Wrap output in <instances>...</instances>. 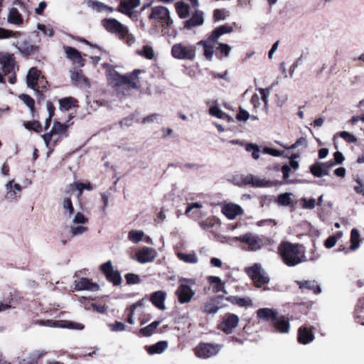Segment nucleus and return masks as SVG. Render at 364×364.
I'll use <instances>...</instances> for the list:
<instances>
[{
  "label": "nucleus",
  "mask_w": 364,
  "mask_h": 364,
  "mask_svg": "<svg viewBox=\"0 0 364 364\" xmlns=\"http://www.w3.org/2000/svg\"><path fill=\"white\" fill-rule=\"evenodd\" d=\"M127 283L129 284H135L141 282L139 277L134 274H127L125 275Z\"/></svg>",
  "instance_id": "69168bd1"
},
{
  "label": "nucleus",
  "mask_w": 364,
  "mask_h": 364,
  "mask_svg": "<svg viewBox=\"0 0 364 364\" xmlns=\"http://www.w3.org/2000/svg\"><path fill=\"white\" fill-rule=\"evenodd\" d=\"M314 336L307 327L301 326L298 330V341L301 344H308L312 342Z\"/></svg>",
  "instance_id": "a878e982"
},
{
  "label": "nucleus",
  "mask_w": 364,
  "mask_h": 364,
  "mask_svg": "<svg viewBox=\"0 0 364 364\" xmlns=\"http://www.w3.org/2000/svg\"><path fill=\"white\" fill-rule=\"evenodd\" d=\"M192 16L183 23V28L191 29L193 27L201 26L204 23L203 12L198 9H193Z\"/></svg>",
  "instance_id": "a211bd4d"
},
{
  "label": "nucleus",
  "mask_w": 364,
  "mask_h": 364,
  "mask_svg": "<svg viewBox=\"0 0 364 364\" xmlns=\"http://www.w3.org/2000/svg\"><path fill=\"white\" fill-rule=\"evenodd\" d=\"M171 54L173 58L177 59L182 58V45L181 43L175 44L171 49Z\"/></svg>",
  "instance_id": "13d9d810"
},
{
  "label": "nucleus",
  "mask_w": 364,
  "mask_h": 364,
  "mask_svg": "<svg viewBox=\"0 0 364 364\" xmlns=\"http://www.w3.org/2000/svg\"><path fill=\"white\" fill-rule=\"evenodd\" d=\"M360 234L357 229L353 228L350 233L351 245L350 249L353 251L357 250L360 247Z\"/></svg>",
  "instance_id": "4c0bfd02"
},
{
  "label": "nucleus",
  "mask_w": 364,
  "mask_h": 364,
  "mask_svg": "<svg viewBox=\"0 0 364 364\" xmlns=\"http://www.w3.org/2000/svg\"><path fill=\"white\" fill-rule=\"evenodd\" d=\"M226 300L240 306H246L251 303V300L248 298H241L233 296L227 297Z\"/></svg>",
  "instance_id": "79ce46f5"
},
{
  "label": "nucleus",
  "mask_w": 364,
  "mask_h": 364,
  "mask_svg": "<svg viewBox=\"0 0 364 364\" xmlns=\"http://www.w3.org/2000/svg\"><path fill=\"white\" fill-rule=\"evenodd\" d=\"M291 193H281L278 196L277 202L279 205L288 206L291 203Z\"/></svg>",
  "instance_id": "a18cd8bd"
},
{
  "label": "nucleus",
  "mask_w": 364,
  "mask_h": 364,
  "mask_svg": "<svg viewBox=\"0 0 364 364\" xmlns=\"http://www.w3.org/2000/svg\"><path fill=\"white\" fill-rule=\"evenodd\" d=\"M166 298V292L163 291H157L154 292L150 296V301L158 309L164 311L166 309L165 300Z\"/></svg>",
  "instance_id": "4be33fe9"
},
{
  "label": "nucleus",
  "mask_w": 364,
  "mask_h": 364,
  "mask_svg": "<svg viewBox=\"0 0 364 364\" xmlns=\"http://www.w3.org/2000/svg\"><path fill=\"white\" fill-rule=\"evenodd\" d=\"M41 82V80L39 79V72L35 68H32L28 70L27 75V85L28 87L33 89L36 91V95L39 97V99H44V95L42 94L41 91L37 89L38 82Z\"/></svg>",
  "instance_id": "f8f14e48"
},
{
  "label": "nucleus",
  "mask_w": 364,
  "mask_h": 364,
  "mask_svg": "<svg viewBox=\"0 0 364 364\" xmlns=\"http://www.w3.org/2000/svg\"><path fill=\"white\" fill-rule=\"evenodd\" d=\"M300 202L303 209L312 210L316 206V200L314 198L307 199L306 198H301Z\"/></svg>",
  "instance_id": "8fccbe9b"
},
{
  "label": "nucleus",
  "mask_w": 364,
  "mask_h": 364,
  "mask_svg": "<svg viewBox=\"0 0 364 364\" xmlns=\"http://www.w3.org/2000/svg\"><path fill=\"white\" fill-rule=\"evenodd\" d=\"M6 198L8 200H13L16 199L20 196L22 188L19 184L15 183L14 180H11L8 183H6Z\"/></svg>",
  "instance_id": "412c9836"
},
{
  "label": "nucleus",
  "mask_w": 364,
  "mask_h": 364,
  "mask_svg": "<svg viewBox=\"0 0 364 364\" xmlns=\"http://www.w3.org/2000/svg\"><path fill=\"white\" fill-rule=\"evenodd\" d=\"M194 284L193 279H186L183 278V303H188L191 301L193 296L196 294V290L188 284Z\"/></svg>",
  "instance_id": "c85d7f7f"
},
{
  "label": "nucleus",
  "mask_w": 364,
  "mask_h": 364,
  "mask_svg": "<svg viewBox=\"0 0 364 364\" xmlns=\"http://www.w3.org/2000/svg\"><path fill=\"white\" fill-rule=\"evenodd\" d=\"M233 28L228 25H222L215 28L208 38L209 42L215 43L218 39L223 34L232 33Z\"/></svg>",
  "instance_id": "393cba45"
},
{
  "label": "nucleus",
  "mask_w": 364,
  "mask_h": 364,
  "mask_svg": "<svg viewBox=\"0 0 364 364\" xmlns=\"http://www.w3.org/2000/svg\"><path fill=\"white\" fill-rule=\"evenodd\" d=\"M69 223V231L72 237L80 236L87 231L86 225L88 220L80 212H77L73 218Z\"/></svg>",
  "instance_id": "423d86ee"
},
{
  "label": "nucleus",
  "mask_w": 364,
  "mask_h": 364,
  "mask_svg": "<svg viewBox=\"0 0 364 364\" xmlns=\"http://www.w3.org/2000/svg\"><path fill=\"white\" fill-rule=\"evenodd\" d=\"M198 44L203 46L204 55L205 56V58L208 60H211L213 58V53H214L213 45H211L208 41H200L198 43Z\"/></svg>",
  "instance_id": "a19ab883"
},
{
  "label": "nucleus",
  "mask_w": 364,
  "mask_h": 364,
  "mask_svg": "<svg viewBox=\"0 0 364 364\" xmlns=\"http://www.w3.org/2000/svg\"><path fill=\"white\" fill-rule=\"evenodd\" d=\"M87 4L92 8L93 9H96L99 12H102L104 11H108L109 12L113 11V9L105 5V4L94 0H86Z\"/></svg>",
  "instance_id": "c9c22d12"
},
{
  "label": "nucleus",
  "mask_w": 364,
  "mask_h": 364,
  "mask_svg": "<svg viewBox=\"0 0 364 364\" xmlns=\"http://www.w3.org/2000/svg\"><path fill=\"white\" fill-rule=\"evenodd\" d=\"M62 208L63 210L65 211V214H67V217L68 218H71L72 215L74 213V208L72 201L69 198H65L63 200Z\"/></svg>",
  "instance_id": "58836bf2"
},
{
  "label": "nucleus",
  "mask_w": 364,
  "mask_h": 364,
  "mask_svg": "<svg viewBox=\"0 0 364 364\" xmlns=\"http://www.w3.org/2000/svg\"><path fill=\"white\" fill-rule=\"evenodd\" d=\"M162 117L158 114H152L146 117H144L141 122L143 124L154 123V122H161Z\"/></svg>",
  "instance_id": "5fc2aeb1"
},
{
  "label": "nucleus",
  "mask_w": 364,
  "mask_h": 364,
  "mask_svg": "<svg viewBox=\"0 0 364 364\" xmlns=\"http://www.w3.org/2000/svg\"><path fill=\"white\" fill-rule=\"evenodd\" d=\"M301 289H309L313 291L315 294H318L321 292L320 286L315 280L296 281Z\"/></svg>",
  "instance_id": "c756f323"
},
{
  "label": "nucleus",
  "mask_w": 364,
  "mask_h": 364,
  "mask_svg": "<svg viewBox=\"0 0 364 364\" xmlns=\"http://www.w3.org/2000/svg\"><path fill=\"white\" fill-rule=\"evenodd\" d=\"M101 270L105 274L107 279L114 285H118L121 283V276L117 272L114 270L111 261L102 264L101 265Z\"/></svg>",
  "instance_id": "4468645a"
},
{
  "label": "nucleus",
  "mask_w": 364,
  "mask_h": 364,
  "mask_svg": "<svg viewBox=\"0 0 364 364\" xmlns=\"http://www.w3.org/2000/svg\"><path fill=\"white\" fill-rule=\"evenodd\" d=\"M239 323V318L234 314H226L220 324V329L226 333H231Z\"/></svg>",
  "instance_id": "9d476101"
},
{
  "label": "nucleus",
  "mask_w": 364,
  "mask_h": 364,
  "mask_svg": "<svg viewBox=\"0 0 364 364\" xmlns=\"http://www.w3.org/2000/svg\"><path fill=\"white\" fill-rule=\"evenodd\" d=\"M68 126L64 124H61L59 122H54L53 125L50 131L43 135L42 138L44 141L46 146L50 149V144L53 141V137L55 136H67V129ZM53 151V149H49L48 154Z\"/></svg>",
  "instance_id": "0eeeda50"
},
{
  "label": "nucleus",
  "mask_w": 364,
  "mask_h": 364,
  "mask_svg": "<svg viewBox=\"0 0 364 364\" xmlns=\"http://www.w3.org/2000/svg\"><path fill=\"white\" fill-rule=\"evenodd\" d=\"M267 182L264 180L253 175L241 176L240 181L237 183L239 186L242 185H252L256 187H263L266 186Z\"/></svg>",
  "instance_id": "aec40b11"
},
{
  "label": "nucleus",
  "mask_w": 364,
  "mask_h": 364,
  "mask_svg": "<svg viewBox=\"0 0 364 364\" xmlns=\"http://www.w3.org/2000/svg\"><path fill=\"white\" fill-rule=\"evenodd\" d=\"M299 146L306 147L307 146V140L305 137L299 138L295 143H294L290 147V149H294Z\"/></svg>",
  "instance_id": "774afa93"
},
{
  "label": "nucleus",
  "mask_w": 364,
  "mask_h": 364,
  "mask_svg": "<svg viewBox=\"0 0 364 364\" xmlns=\"http://www.w3.org/2000/svg\"><path fill=\"white\" fill-rule=\"evenodd\" d=\"M70 78L73 82L76 85L83 84L85 86L89 85L87 78L82 74L80 70L70 71Z\"/></svg>",
  "instance_id": "72a5a7b5"
},
{
  "label": "nucleus",
  "mask_w": 364,
  "mask_h": 364,
  "mask_svg": "<svg viewBox=\"0 0 364 364\" xmlns=\"http://www.w3.org/2000/svg\"><path fill=\"white\" fill-rule=\"evenodd\" d=\"M141 73L140 70H135L129 75H122L116 70H109L108 74V80L113 86H121L128 85L132 88H136L138 83V75Z\"/></svg>",
  "instance_id": "7ed1b4c3"
},
{
  "label": "nucleus",
  "mask_w": 364,
  "mask_h": 364,
  "mask_svg": "<svg viewBox=\"0 0 364 364\" xmlns=\"http://www.w3.org/2000/svg\"><path fill=\"white\" fill-rule=\"evenodd\" d=\"M168 348V343L164 341H159L154 345L146 346L149 354H161Z\"/></svg>",
  "instance_id": "2f4dec72"
},
{
  "label": "nucleus",
  "mask_w": 364,
  "mask_h": 364,
  "mask_svg": "<svg viewBox=\"0 0 364 364\" xmlns=\"http://www.w3.org/2000/svg\"><path fill=\"white\" fill-rule=\"evenodd\" d=\"M0 64L1 70L4 75L10 73L15 65V59L13 54L7 53H0Z\"/></svg>",
  "instance_id": "dca6fc26"
},
{
  "label": "nucleus",
  "mask_w": 364,
  "mask_h": 364,
  "mask_svg": "<svg viewBox=\"0 0 364 364\" xmlns=\"http://www.w3.org/2000/svg\"><path fill=\"white\" fill-rule=\"evenodd\" d=\"M37 28L38 30L42 31V33L47 36L51 37L53 35V31L50 26H46L42 23H38L37 25Z\"/></svg>",
  "instance_id": "4d7b16f0"
},
{
  "label": "nucleus",
  "mask_w": 364,
  "mask_h": 364,
  "mask_svg": "<svg viewBox=\"0 0 364 364\" xmlns=\"http://www.w3.org/2000/svg\"><path fill=\"white\" fill-rule=\"evenodd\" d=\"M102 26L109 33L117 35L119 39L125 41L129 46L136 42L135 37L129 32L128 28L115 18H105L102 21Z\"/></svg>",
  "instance_id": "f03ea898"
},
{
  "label": "nucleus",
  "mask_w": 364,
  "mask_h": 364,
  "mask_svg": "<svg viewBox=\"0 0 364 364\" xmlns=\"http://www.w3.org/2000/svg\"><path fill=\"white\" fill-rule=\"evenodd\" d=\"M109 327L111 328L112 331H123L125 330V325L124 323L119 322V321H115L114 323L109 324Z\"/></svg>",
  "instance_id": "338daca9"
},
{
  "label": "nucleus",
  "mask_w": 364,
  "mask_h": 364,
  "mask_svg": "<svg viewBox=\"0 0 364 364\" xmlns=\"http://www.w3.org/2000/svg\"><path fill=\"white\" fill-rule=\"evenodd\" d=\"M323 162H316L310 167L311 173L315 177L321 178L323 176H328V173L323 171Z\"/></svg>",
  "instance_id": "e433bc0d"
},
{
  "label": "nucleus",
  "mask_w": 364,
  "mask_h": 364,
  "mask_svg": "<svg viewBox=\"0 0 364 364\" xmlns=\"http://www.w3.org/2000/svg\"><path fill=\"white\" fill-rule=\"evenodd\" d=\"M355 181L356 182V186H354L355 191L358 194L364 196V183H363V181L358 176L355 178Z\"/></svg>",
  "instance_id": "052dcab7"
},
{
  "label": "nucleus",
  "mask_w": 364,
  "mask_h": 364,
  "mask_svg": "<svg viewBox=\"0 0 364 364\" xmlns=\"http://www.w3.org/2000/svg\"><path fill=\"white\" fill-rule=\"evenodd\" d=\"M338 134L348 143H355L357 141V138L348 132L343 131L338 133Z\"/></svg>",
  "instance_id": "bf43d9fd"
},
{
  "label": "nucleus",
  "mask_w": 364,
  "mask_h": 364,
  "mask_svg": "<svg viewBox=\"0 0 364 364\" xmlns=\"http://www.w3.org/2000/svg\"><path fill=\"white\" fill-rule=\"evenodd\" d=\"M271 89H272V87H269L267 89H264V88L259 89V93L262 95V100L264 102V107L267 109H268V97L270 94Z\"/></svg>",
  "instance_id": "6e6d98bb"
},
{
  "label": "nucleus",
  "mask_w": 364,
  "mask_h": 364,
  "mask_svg": "<svg viewBox=\"0 0 364 364\" xmlns=\"http://www.w3.org/2000/svg\"><path fill=\"white\" fill-rule=\"evenodd\" d=\"M76 101L72 97H65L59 101L60 103V109L62 111L68 110L72 106H74V104Z\"/></svg>",
  "instance_id": "49530a36"
},
{
  "label": "nucleus",
  "mask_w": 364,
  "mask_h": 364,
  "mask_svg": "<svg viewBox=\"0 0 364 364\" xmlns=\"http://www.w3.org/2000/svg\"><path fill=\"white\" fill-rule=\"evenodd\" d=\"M144 235V232L142 230H131L129 232V240L134 243H137L141 240Z\"/></svg>",
  "instance_id": "de8ad7c7"
},
{
  "label": "nucleus",
  "mask_w": 364,
  "mask_h": 364,
  "mask_svg": "<svg viewBox=\"0 0 364 364\" xmlns=\"http://www.w3.org/2000/svg\"><path fill=\"white\" fill-rule=\"evenodd\" d=\"M215 220L213 218H208L206 220L201 221L199 223V225L201 228L203 230H208L210 228H213L215 225Z\"/></svg>",
  "instance_id": "680f3d73"
},
{
  "label": "nucleus",
  "mask_w": 364,
  "mask_h": 364,
  "mask_svg": "<svg viewBox=\"0 0 364 364\" xmlns=\"http://www.w3.org/2000/svg\"><path fill=\"white\" fill-rule=\"evenodd\" d=\"M184 214L189 218L199 220L205 215L202 203L198 202L188 203Z\"/></svg>",
  "instance_id": "ddd939ff"
},
{
  "label": "nucleus",
  "mask_w": 364,
  "mask_h": 364,
  "mask_svg": "<svg viewBox=\"0 0 364 364\" xmlns=\"http://www.w3.org/2000/svg\"><path fill=\"white\" fill-rule=\"evenodd\" d=\"M235 240L244 243L247 247H243L244 250L256 252L262 249L264 245V240L256 234L247 232L243 235L235 237Z\"/></svg>",
  "instance_id": "39448f33"
},
{
  "label": "nucleus",
  "mask_w": 364,
  "mask_h": 364,
  "mask_svg": "<svg viewBox=\"0 0 364 364\" xmlns=\"http://www.w3.org/2000/svg\"><path fill=\"white\" fill-rule=\"evenodd\" d=\"M140 4V0H124L121 2L119 11L127 14L129 16H132V10Z\"/></svg>",
  "instance_id": "cd10ccee"
},
{
  "label": "nucleus",
  "mask_w": 364,
  "mask_h": 364,
  "mask_svg": "<svg viewBox=\"0 0 364 364\" xmlns=\"http://www.w3.org/2000/svg\"><path fill=\"white\" fill-rule=\"evenodd\" d=\"M209 114L218 119H223L224 118L225 113L220 109L218 106H212L209 109Z\"/></svg>",
  "instance_id": "864d4df0"
},
{
  "label": "nucleus",
  "mask_w": 364,
  "mask_h": 364,
  "mask_svg": "<svg viewBox=\"0 0 364 364\" xmlns=\"http://www.w3.org/2000/svg\"><path fill=\"white\" fill-rule=\"evenodd\" d=\"M7 21L9 23L14 25H21L23 23V18L21 14L16 8H11L9 10V15L7 16Z\"/></svg>",
  "instance_id": "473e14b6"
},
{
  "label": "nucleus",
  "mask_w": 364,
  "mask_h": 364,
  "mask_svg": "<svg viewBox=\"0 0 364 364\" xmlns=\"http://www.w3.org/2000/svg\"><path fill=\"white\" fill-rule=\"evenodd\" d=\"M161 323V321H155L148 325L147 326L142 328L139 330V334L142 336L149 337L153 335L159 325Z\"/></svg>",
  "instance_id": "f704fd0d"
},
{
  "label": "nucleus",
  "mask_w": 364,
  "mask_h": 364,
  "mask_svg": "<svg viewBox=\"0 0 364 364\" xmlns=\"http://www.w3.org/2000/svg\"><path fill=\"white\" fill-rule=\"evenodd\" d=\"M245 150L247 152H251L252 156L254 159H258L259 158V147L258 145L252 143H247L245 146Z\"/></svg>",
  "instance_id": "c03bdc74"
},
{
  "label": "nucleus",
  "mask_w": 364,
  "mask_h": 364,
  "mask_svg": "<svg viewBox=\"0 0 364 364\" xmlns=\"http://www.w3.org/2000/svg\"><path fill=\"white\" fill-rule=\"evenodd\" d=\"M63 48L68 58L80 67L84 65L85 60L78 50L70 46H64Z\"/></svg>",
  "instance_id": "b1692460"
},
{
  "label": "nucleus",
  "mask_w": 364,
  "mask_h": 364,
  "mask_svg": "<svg viewBox=\"0 0 364 364\" xmlns=\"http://www.w3.org/2000/svg\"><path fill=\"white\" fill-rule=\"evenodd\" d=\"M229 16V11L223 9H215L213 12V18L215 21H219L226 19Z\"/></svg>",
  "instance_id": "09e8293b"
},
{
  "label": "nucleus",
  "mask_w": 364,
  "mask_h": 364,
  "mask_svg": "<svg viewBox=\"0 0 364 364\" xmlns=\"http://www.w3.org/2000/svg\"><path fill=\"white\" fill-rule=\"evenodd\" d=\"M136 53L149 60H152L155 55L153 48L149 46H144L141 50L136 51Z\"/></svg>",
  "instance_id": "37998d69"
},
{
  "label": "nucleus",
  "mask_w": 364,
  "mask_h": 364,
  "mask_svg": "<svg viewBox=\"0 0 364 364\" xmlns=\"http://www.w3.org/2000/svg\"><path fill=\"white\" fill-rule=\"evenodd\" d=\"M100 287L96 283L91 282L87 278H81L79 281L75 282V289L76 291L89 290L92 291H98Z\"/></svg>",
  "instance_id": "5701e85b"
},
{
  "label": "nucleus",
  "mask_w": 364,
  "mask_h": 364,
  "mask_svg": "<svg viewBox=\"0 0 364 364\" xmlns=\"http://www.w3.org/2000/svg\"><path fill=\"white\" fill-rule=\"evenodd\" d=\"M19 98L30 109L31 112L33 114L35 111L34 109V100L28 95L23 94L19 96Z\"/></svg>",
  "instance_id": "3c124183"
},
{
  "label": "nucleus",
  "mask_w": 364,
  "mask_h": 364,
  "mask_svg": "<svg viewBox=\"0 0 364 364\" xmlns=\"http://www.w3.org/2000/svg\"><path fill=\"white\" fill-rule=\"evenodd\" d=\"M245 272L254 282L257 287H261L262 285L269 282V277L267 273L259 263H255L251 267H246Z\"/></svg>",
  "instance_id": "20e7f679"
},
{
  "label": "nucleus",
  "mask_w": 364,
  "mask_h": 364,
  "mask_svg": "<svg viewBox=\"0 0 364 364\" xmlns=\"http://www.w3.org/2000/svg\"><path fill=\"white\" fill-rule=\"evenodd\" d=\"M221 212L228 220H231L244 214L242 208L240 205L233 203H223L221 207Z\"/></svg>",
  "instance_id": "1a4fd4ad"
},
{
  "label": "nucleus",
  "mask_w": 364,
  "mask_h": 364,
  "mask_svg": "<svg viewBox=\"0 0 364 364\" xmlns=\"http://www.w3.org/2000/svg\"><path fill=\"white\" fill-rule=\"evenodd\" d=\"M24 126L28 129H32L37 132L41 131V125L38 121L27 122L24 124Z\"/></svg>",
  "instance_id": "e2e57ef3"
},
{
  "label": "nucleus",
  "mask_w": 364,
  "mask_h": 364,
  "mask_svg": "<svg viewBox=\"0 0 364 364\" xmlns=\"http://www.w3.org/2000/svg\"><path fill=\"white\" fill-rule=\"evenodd\" d=\"M21 35L18 31H12L0 28V39L7 38L9 37L18 38Z\"/></svg>",
  "instance_id": "603ef678"
},
{
  "label": "nucleus",
  "mask_w": 364,
  "mask_h": 364,
  "mask_svg": "<svg viewBox=\"0 0 364 364\" xmlns=\"http://www.w3.org/2000/svg\"><path fill=\"white\" fill-rule=\"evenodd\" d=\"M198 257L195 252L188 254H183V262L191 264H196L198 262Z\"/></svg>",
  "instance_id": "0e129e2a"
},
{
  "label": "nucleus",
  "mask_w": 364,
  "mask_h": 364,
  "mask_svg": "<svg viewBox=\"0 0 364 364\" xmlns=\"http://www.w3.org/2000/svg\"><path fill=\"white\" fill-rule=\"evenodd\" d=\"M278 314V311L274 309L262 308L257 311V316L259 319L269 320L271 322V325L272 324L274 319L277 318Z\"/></svg>",
  "instance_id": "bb28decb"
},
{
  "label": "nucleus",
  "mask_w": 364,
  "mask_h": 364,
  "mask_svg": "<svg viewBox=\"0 0 364 364\" xmlns=\"http://www.w3.org/2000/svg\"><path fill=\"white\" fill-rule=\"evenodd\" d=\"M220 350V347L218 345H213L210 343L200 344L196 348V354L198 357L201 358H208L216 355Z\"/></svg>",
  "instance_id": "9b49d317"
},
{
  "label": "nucleus",
  "mask_w": 364,
  "mask_h": 364,
  "mask_svg": "<svg viewBox=\"0 0 364 364\" xmlns=\"http://www.w3.org/2000/svg\"><path fill=\"white\" fill-rule=\"evenodd\" d=\"M37 323L41 326L52 328H69L75 330H82L84 328V325L82 323L72 322L66 320H39L37 321Z\"/></svg>",
  "instance_id": "6e6552de"
},
{
  "label": "nucleus",
  "mask_w": 364,
  "mask_h": 364,
  "mask_svg": "<svg viewBox=\"0 0 364 364\" xmlns=\"http://www.w3.org/2000/svg\"><path fill=\"white\" fill-rule=\"evenodd\" d=\"M272 326L277 332L280 333H288L289 331L290 324L288 318L278 314L277 318L274 319Z\"/></svg>",
  "instance_id": "6ab92c4d"
},
{
  "label": "nucleus",
  "mask_w": 364,
  "mask_h": 364,
  "mask_svg": "<svg viewBox=\"0 0 364 364\" xmlns=\"http://www.w3.org/2000/svg\"><path fill=\"white\" fill-rule=\"evenodd\" d=\"M149 18L166 23L168 26H169L170 23H172V21H171L169 18L168 11L164 6H160L153 8L149 16Z\"/></svg>",
  "instance_id": "2eb2a0df"
},
{
  "label": "nucleus",
  "mask_w": 364,
  "mask_h": 364,
  "mask_svg": "<svg viewBox=\"0 0 364 364\" xmlns=\"http://www.w3.org/2000/svg\"><path fill=\"white\" fill-rule=\"evenodd\" d=\"M156 252L153 248L144 247L139 250L136 255V259L139 263L145 264L154 260Z\"/></svg>",
  "instance_id": "f3484780"
},
{
  "label": "nucleus",
  "mask_w": 364,
  "mask_h": 364,
  "mask_svg": "<svg viewBox=\"0 0 364 364\" xmlns=\"http://www.w3.org/2000/svg\"><path fill=\"white\" fill-rule=\"evenodd\" d=\"M282 262L288 267H294L307 261L302 245L289 242H282L278 247Z\"/></svg>",
  "instance_id": "f257e3e1"
},
{
  "label": "nucleus",
  "mask_w": 364,
  "mask_h": 364,
  "mask_svg": "<svg viewBox=\"0 0 364 364\" xmlns=\"http://www.w3.org/2000/svg\"><path fill=\"white\" fill-rule=\"evenodd\" d=\"M220 309L219 299L212 298L205 302L203 306V311L206 314H214Z\"/></svg>",
  "instance_id": "7c9ffc66"
},
{
  "label": "nucleus",
  "mask_w": 364,
  "mask_h": 364,
  "mask_svg": "<svg viewBox=\"0 0 364 364\" xmlns=\"http://www.w3.org/2000/svg\"><path fill=\"white\" fill-rule=\"evenodd\" d=\"M15 46L18 48L20 53L25 55H30L33 52L34 46L26 42L17 43Z\"/></svg>",
  "instance_id": "ea45409f"
}]
</instances>
